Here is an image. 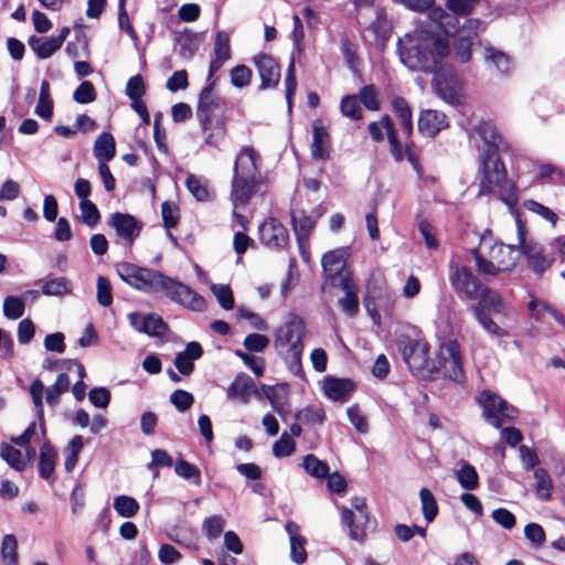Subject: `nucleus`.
<instances>
[{
    "instance_id": "nucleus-1",
    "label": "nucleus",
    "mask_w": 565,
    "mask_h": 565,
    "mask_svg": "<svg viewBox=\"0 0 565 565\" xmlns=\"http://www.w3.org/2000/svg\"><path fill=\"white\" fill-rule=\"evenodd\" d=\"M475 131L483 141L479 147V194H497L503 202L513 203L516 201L515 186L508 179L505 166L499 158L500 153L510 151L509 142L499 134L497 127L488 121L480 122Z\"/></svg>"
},
{
    "instance_id": "nucleus-2",
    "label": "nucleus",
    "mask_w": 565,
    "mask_h": 565,
    "mask_svg": "<svg viewBox=\"0 0 565 565\" xmlns=\"http://www.w3.org/2000/svg\"><path fill=\"white\" fill-rule=\"evenodd\" d=\"M401 62L411 71L429 73L449 63L450 45L444 32L431 25L417 26L398 38Z\"/></svg>"
},
{
    "instance_id": "nucleus-3",
    "label": "nucleus",
    "mask_w": 565,
    "mask_h": 565,
    "mask_svg": "<svg viewBox=\"0 0 565 565\" xmlns=\"http://www.w3.org/2000/svg\"><path fill=\"white\" fill-rule=\"evenodd\" d=\"M118 276L130 287L146 292H163L171 301L192 311L205 309V299L188 285L158 270L140 267L131 263L116 266Z\"/></svg>"
},
{
    "instance_id": "nucleus-4",
    "label": "nucleus",
    "mask_w": 565,
    "mask_h": 565,
    "mask_svg": "<svg viewBox=\"0 0 565 565\" xmlns=\"http://www.w3.org/2000/svg\"><path fill=\"white\" fill-rule=\"evenodd\" d=\"M471 254L479 274L497 276L501 271L512 270L521 252L514 245H505L494 241L491 235H482Z\"/></svg>"
},
{
    "instance_id": "nucleus-5",
    "label": "nucleus",
    "mask_w": 565,
    "mask_h": 565,
    "mask_svg": "<svg viewBox=\"0 0 565 565\" xmlns=\"http://www.w3.org/2000/svg\"><path fill=\"white\" fill-rule=\"evenodd\" d=\"M257 151L244 146L236 156L231 188V201L235 207L246 205L258 185Z\"/></svg>"
},
{
    "instance_id": "nucleus-6",
    "label": "nucleus",
    "mask_w": 565,
    "mask_h": 565,
    "mask_svg": "<svg viewBox=\"0 0 565 565\" xmlns=\"http://www.w3.org/2000/svg\"><path fill=\"white\" fill-rule=\"evenodd\" d=\"M305 324L301 319L292 317L275 332V348L285 359L288 370L295 375H302V338Z\"/></svg>"
},
{
    "instance_id": "nucleus-7",
    "label": "nucleus",
    "mask_w": 565,
    "mask_h": 565,
    "mask_svg": "<svg viewBox=\"0 0 565 565\" xmlns=\"http://www.w3.org/2000/svg\"><path fill=\"white\" fill-rule=\"evenodd\" d=\"M397 347L412 372L422 376L435 372L436 365L428 356L429 344L425 339L401 335Z\"/></svg>"
},
{
    "instance_id": "nucleus-8",
    "label": "nucleus",
    "mask_w": 565,
    "mask_h": 565,
    "mask_svg": "<svg viewBox=\"0 0 565 565\" xmlns=\"http://www.w3.org/2000/svg\"><path fill=\"white\" fill-rule=\"evenodd\" d=\"M477 403L482 408L484 419L495 428H500L505 419H514L518 416V409L514 406L488 390L478 395Z\"/></svg>"
},
{
    "instance_id": "nucleus-9",
    "label": "nucleus",
    "mask_w": 565,
    "mask_h": 565,
    "mask_svg": "<svg viewBox=\"0 0 565 565\" xmlns=\"http://www.w3.org/2000/svg\"><path fill=\"white\" fill-rule=\"evenodd\" d=\"M449 281L459 298L477 300L484 288L480 279L458 262L449 264Z\"/></svg>"
},
{
    "instance_id": "nucleus-10",
    "label": "nucleus",
    "mask_w": 565,
    "mask_h": 565,
    "mask_svg": "<svg viewBox=\"0 0 565 565\" xmlns=\"http://www.w3.org/2000/svg\"><path fill=\"white\" fill-rule=\"evenodd\" d=\"M435 362V371L443 372V374L455 381L461 382L463 380L462 358L460 345L456 340H447L439 345Z\"/></svg>"
},
{
    "instance_id": "nucleus-11",
    "label": "nucleus",
    "mask_w": 565,
    "mask_h": 565,
    "mask_svg": "<svg viewBox=\"0 0 565 565\" xmlns=\"http://www.w3.org/2000/svg\"><path fill=\"white\" fill-rule=\"evenodd\" d=\"M392 109L399 121L401 132L399 138L403 141V148L406 153L407 160L412 163L415 170H418V160L412 150L411 137L413 134V111L408 102L403 97H395L392 100Z\"/></svg>"
},
{
    "instance_id": "nucleus-12",
    "label": "nucleus",
    "mask_w": 565,
    "mask_h": 565,
    "mask_svg": "<svg viewBox=\"0 0 565 565\" xmlns=\"http://www.w3.org/2000/svg\"><path fill=\"white\" fill-rule=\"evenodd\" d=\"M215 81L209 83L200 93L196 117L202 129L211 127L213 118L224 116L225 100L214 92Z\"/></svg>"
},
{
    "instance_id": "nucleus-13",
    "label": "nucleus",
    "mask_w": 565,
    "mask_h": 565,
    "mask_svg": "<svg viewBox=\"0 0 565 565\" xmlns=\"http://www.w3.org/2000/svg\"><path fill=\"white\" fill-rule=\"evenodd\" d=\"M430 73L434 74L431 86L435 93L449 104L458 103L461 84L452 66L447 63Z\"/></svg>"
},
{
    "instance_id": "nucleus-14",
    "label": "nucleus",
    "mask_w": 565,
    "mask_h": 565,
    "mask_svg": "<svg viewBox=\"0 0 565 565\" xmlns=\"http://www.w3.org/2000/svg\"><path fill=\"white\" fill-rule=\"evenodd\" d=\"M352 508L354 511L348 508L342 510L341 520L348 526L350 537L362 543L366 537L365 526L369 522L364 500L354 498L352 500Z\"/></svg>"
},
{
    "instance_id": "nucleus-15",
    "label": "nucleus",
    "mask_w": 565,
    "mask_h": 565,
    "mask_svg": "<svg viewBox=\"0 0 565 565\" xmlns=\"http://www.w3.org/2000/svg\"><path fill=\"white\" fill-rule=\"evenodd\" d=\"M367 129L372 139L376 142L384 140L382 129H385L387 140L390 143V150L395 161L401 162L404 160L406 153L403 148V141L399 138L398 132L394 128L393 121L388 115H383L379 122L373 121L369 124Z\"/></svg>"
},
{
    "instance_id": "nucleus-16",
    "label": "nucleus",
    "mask_w": 565,
    "mask_h": 565,
    "mask_svg": "<svg viewBox=\"0 0 565 565\" xmlns=\"http://www.w3.org/2000/svg\"><path fill=\"white\" fill-rule=\"evenodd\" d=\"M107 224L113 227L117 236L129 246L138 238L143 227V224L134 215L121 212L110 214Z\"/></svg>"
},
{
    "instance_id": "nucleus-17",
    "label": "nucleus",
    "mask_w": 565,
    "mask_h": 565,
    "mask_svg": "<svg viewBox=\"0 0 565 565\" xmlns=\"http://www.w3.org/2000/svg\"><path fill=\"white\" fill-rule=\"evenodd\" d=\"M519 245L525 255L529 267L536 274L545 271L553 259L544 254L543 247L534 242H526L521 225H518Z\"/></svg>"
},
{
    "instance_id": "nucleus-18",
    "label": "nucleus",
    "mask_w": 565,
    "mask_h": 565,
    "mask_svg": "<svg viewBox=\"0 0 565 565\" xmlns=\"http://www.w3.org/2000/svg\"><path fill=\"white\" fill-rule=\"evenodd\" d=\"M253 63L260 77V89L274 88L279 84L280 67L271 55L258 54L253 57Z\"/></svg>"
},
{
    "instance_id": "nucleus-19",
    "label": "nucleus",
    "mask_w": 565,
    "mask_h": 565,
    "mask_svg": "<svg viewBox=\"0 0 565 565\" xmlns=\"http://www.w3.org/2000/svg\"><path fill=\"white\" fill-rule=\"evenodd\" d=\"M259 239L270 249H281L287 245L289 235L279 221L270 217L259 226Z\"/></svg>"
},
{
    "instance_id": "nucleus-20",
    "label": "nucleus",
    "mask_w": 565,
    "mask_h": 565,
    "mask_svg": "<svg viewBox=\"0 0 565 565\" xmlns=\"http://www.w3.org/2000/svg\"><path fill=\"white\" fill-rule=\"evenodd\" d=\"M70 32V28L64 26L55 36L41 38L32 35L28 43L39 58H49L61 49Z\"/></svg>"
},
{
    "instance_id": "nucleus-21",
    "label": "nucleus",
    "mask_w": 565,
    "mask_h": 565,
    "mask_svg": "<svg viewBox=\"0 0 565 565\" xmlns=\"http://www.w3.org/2000/svg\"><path fill=\"white\" fill-rule=\"evenodd\" d=\"M323 212L320 206L313 211L315 215H307L305 211L300 209H294L291 211L294 232L300 246L309 238L317 220Z\"/></svg>"
},
{
    "instance_id": "nucleus-22",
    "label": "nucleus",
    "mask_w": 565,
    "mask_h": 565,
    "mask_svg": "<svg viewBox=\"0 0 565 565\" xmlns=\"http://www.w3.org/2000/svg\"><path fill=\"white\" fill-rule=\"evenodd\" d=\"M128 319L131 327H134L138 332L146 333L149 337H162L168 331L167 323L156 313L146 315L142 318L141 323H138L139 315L137 312L129 313Z\"/></svg>"
},
{
    "instance_id": "nucleus-23",
    "label": "nucleus",
    "mask_w": 565,
    "mask_h": 565,
    "mask_svg": "<svg viewBox=\"0 0 565 565\" xmlns=\"http://www.w3.org/2000/svg\"><path fill=\"white\" fill-rule=\"evenodd\" d=\"M355 390L354 383L349 379L327 376L323 380L322 391L324 395L334 402H345Z\"/></svg>"
},
{
    "instance_id": "nucleus-24",
    "label": "nucleus",
    "mask_w": 565,
    "mask_h": 565,
    "mask_svg": "<svg viewBox=\"0 0 565 565\" xmlns=\"http://www.w3.org/2000/svg\"><path fill=\"white\" fill-rule=\"evenodd\" d=\"M285 531L289 536L290 559L297 564L305 563L307 561V540L300 534L299 525L294 521H287Z\"/></svg>"
},
{
    "instance_id": "nucleus-25",
    "label": "nucleus",
    "mask_w": 565,
    "mask_h": 565,
    "mask_svg": "<svg viewBox=\"0 0 565 565\" xmlns=\"http://www.w3.org/2000/svg\"><path fill=\"white\" fill-rule=\"evenodd\" d=\"M447 126V117L441 111L426 109L419 114L418 130L425 136L433 137Z\"/></svg>"
},
{
    "instance_id": "nucleus-26",
    "label": "nucleus",
    "mask_w": 565,
    "mask_h": 565,
    "mask_svg": "<svg viewBox=\"0 0 565 565\" xmlns=\"http://www.w3.org/2000/svg\"><path fill=\"white\" fill-rule=\"evenodd\" d=\"M483 60L489 67H493L499 75L508 76L513 68L510 56L502 50L490 44L483 47Z\"/></svg>"
},
{
    "instance_id": "nucleus-27",
    "label": "nucleus",
    "mask_w": 565,
    "mask_h": 565,
    "mask_svg": "<svg viewBox=\"0 0 565 565\" xmlns=\"http://www.w3.org/2000/svg\"><path fill=\"white\" fill-rule=\"evenodd\" d=\"M264 394L270 402L273 409L284 417L289 412L288 395L289 385L287 383H278L273 386H264Z\"/></svg>"
},
{
    "instance_id": "nucleus-28",
    "label": "nucleus",
    "mask_w": 565,
    "mask_h": 565,
    "mask_svg": "<svg viewBox=\"0 0 565 565\" xmlns=\"http://www.w3.org/2000/svg\"><path fill=\"white\" fill-rule=\"evenodd\" d=\"M203 354V349L198 342H190L182 352H179L174 359V365L183 375H189L194 370L193 362Z\"/></svg>"
},
{
    "instance_id": "nucleus-29",
    "label": "nucleus",
    "mask_w": 565,
    "mask_h": 565,
    "mask_svg": "<svg viewBox=\"0 0 565 565\" xmlns=\"http://www.w3.org/2000/svg\"><path fill=\"white\" fill-rule=\"evenodd\" d=\"M348 256L347 248H337L326 253L321 263L327 277L334 278L340 275L347 265Z\"/></svg>"
},
{
    "instance_id": "nucleus-30",
    "label": "nucleus",
    "mask_w": 565,
    "mask_h": 565,
    "mask_svg": "<svg viewBox=\"0 0 565 565\" xmlns=\"http://www.w3.org/2000/svg\"><path fill=\"white\" fill-rule=\"evenodd\" d=\"M57 451L47 440L43 441L39 455V475L44 480H52L55 471Z\"/></svg>"
},
{
    "instance_id": "nucleus-31",
    "label": "nucleus",
    "mask_w": 565,
    "mask_h": 565,
    "mask_svg": "<svg viewBox=\"0 0 565 565\" xmlns=\"http://www.w3.org/2000/svg\"><path fill=\"white\" fill-rule=\"evenodd\" d=\"M253 388L254 384L248 375H237L227 388V398L246 404L250 398Z\"/></svg>"
},
{
    "instance_id": "nucleus-32",
    "label": "nucleus",
    "mask_w": 565,
    "mask_h": 565,
    "mask_svg": "<svg viewBox=\"0 0 565 565\" xmlns=\"http://www.w3.org/2000/svg\"><path fill=\"white\" fill-rule=\"evenodd\" d=\"M94 156L100 163H108L116 154L115 138L109 132L100 134L94 143Z\"/></svg>"
},
{
    "instance_id": "nucleus-33",
    "label": "nucleus",
    "mask_w": 565,
    "mask_h": 565,
    "mask_svg": "<svg viewBox=\"0 0 565 565\" xmlns=\"http://www.w3.org/2000/svg\"><path fill=\"white\" fill-rule=\"evenodd\" d=\"M477 300H479L478 306L484 311L488 310L494 315H508V305L495 290L484 287Z\"/></svg>"
},
{
    "instance_id": "nucleus-34",
    "label": "nucleus",
    "mask_w": 565,
    "mask_h": 565,
    "mask_svg": "<svg viewBox=\"0 0 565 565\" xmlns=\"http://www.w3.org/2000/svg\"><path fill=\"white\" fill-rule=\"evenodd\" d=\"M330 136L327 129L318 124H313V136L311 143V154L315 159H326L329 156Z\"/></svg>"
},
{
    "instance_id": "nucleus-35",
    "label": "nucleus",
    "mask_w": 565,
    "mask_h": 565,
    "mask_svg": "<svg viewBox=\"0 0 565 565\" xmlns=\"http://www.w3.org/2000/svg\"><path fill=\"white\" fill-rule=\"evenodd\" d=\"M45 426L44 420L32 422L22 435L12 437L11 441L18 446H28L32 443H41L45 438Z\"/></svg>"
},
{
    "instance_id": "nucleus-36",
    "label": "nucleus",
    "mask_w": 565,
    "mask_h": 565,
    "mask_svg": "<svg viewBox=\"0 0 565 565\" xmlns=\"http://www.w3.org/2000/svg\"><path fill=\"white\" fill-rule=\"evenodd\" d=\"M206 145L217 147L226 135V120L224 116L213 118L211 127L202 129Z\"/></svg>"
},
{
    "instance_id": "nucleus-37",
    "label": "nucleus",
    "mask_w": 565,
    "mask_h": 565,
    "mask_svg": "<svg viewBox=\"0 0 565 565\" xmlns=\"http://www.w3.org/2000/svg\"><path fill=\"white\" fill-rule=\"evenodd\" d=\"M0 457L15 471L20 472L26 468V460L21 450L10 444L2 443L0 445Z\"/></svg>"
},
{
    "instance_id": "nucleus-38",
    "label": "nucleus",
    "mask_w": 565,
    "mask_h": 565,
    "mask_svg": "<svg viewBox=\"0 0 565 565\" xmlns=\"http://www.w3.org/2000/svg\"><path fill=\"white\" fill-rule=\"evenodd\" d=\"M72 284L65 277L50 278L42 285L41 291L45 296L63 297L71 294Z\"/></svg>"
},
{
    "instance_id": "nucleus-39",
    "label": "nucleus",
    "mask_w": 565,
    "mask_h": 565,
    "mask_svg": "<svg viewBox=\"0 0 565 565\" xmlns=\"http://www.w3.org/2000/svg\"><path fill=\"white\" fill-rule=\"evenodd\" d=\"M535 493L542 501H548L552 497L553 483L548 472L543 468L534 470Z\"/></svg>"
},
{
    "instance_id": "nucleus-40",
    "label": "nucleus",
    "mask_w": 565,
    "mask_h": 565,
    "mask_svg": "<svg viewBox=\"0 0 565 565\" xmlns=\"http://www.w3.org/2000/svg\"><path fill=\"white\" fill-rule=\"evenodd\" d=\"M113 507L121 518L126 519L135 516L140 509V505L135 498L125 494L117 495L114 499Z\"/></svg>"
},
{
    "instance_id": "nucleus-41",
    "label": "nucleus",
    "mask_w": 565,
    "mask_h": 565,
    "mask_svg": "<svg viewBox=\"0 0 565 565\" xmlns=\"http://www.w3.org/2000/svg\"><path fill=\"white\" fill-rule=\"evenodd\" d=\"M84 447V440L83 437L79 435L74 436L70 443L67 444L64 452H65V460H64V467L67 472H71L74 470L79 452L82 451Z\"/></svg>"
},
{
    "instance_id": "nucleus-42",
    "label": "nucleus",
    "mask_w": 565,
    "mask_h": 565,
    "mask_svg": "<svg viewBox=\"0 0 565 565\" xmlns=\"http://www.w3.org/2000/svg\"><path fill=\"white\" fill-rule=\"evenodd\" d=\"M477 321L482 326V328L494 337H503L505 335L504 330L497 324V322L479 306H472L470 308Z\"/></svg>"
},
{
    "instance_id": "nucleus-43",
    "label": "nucleus",
    "mask_w": 565,
    "mask_h": 565,
    "mask_svg": "<svg viewBox=\"0 0 565 565\" xmlns=\"http://www.w3.org/2000/svg\"><path fill=\"white\" fill-rule=\"evenodd\" d=\"M419 499L425 520L428 523L433 522L438 514V504L434 494L429 489L422 488L419 491Z\"/></svg>"
},
{
    "instance_id": "nucleus-44",
    "label": "nucleus",
    "mask_w": 565,
    "mask_h": 565,
    "mask_svg": "<svg viewBox=\"0 0 565 565\" xmlns=\"http://www.w3.org/2000/svg\"><path fill=\"white\" fill-rule=\"evenodd\" d=\"M70 379L65 373H61L55 383L50 386L46 391L45 399L46 403L54 407L58 403L61 394L67 392L70 388Z\"/></svg>"
},
{
    "instance_id": "nucleus-45",
    "label": "nucleus",
    "mask_w": 565,
    "mask_h": 565,
    "mask_svg": "<svg viewBox=\"0 0 565 565\" xmlns=\"http://www.w3.org/2000/svg\"><path fill=\"white\" fill-rule=\"evenodd\" d=\"M451 17L441 8H434L430 10L428 19L424 21L419 26L431 25L434 30L444 32L447 35V25Z\"/></svg>"
},
{
    "instance_id": "nucleus-46",
    "label": "nucleus",
    "mask_w": 565,
    "mask_h": 565,
    "mask_svg": "<svg viewBox=\"0 0 565 565\" xmlns=\"http://www.w3.org/2000/svg\"><path fill=\"white\" fill-rule=\"evenodd\" d=\"M18 541L13 534L3 536L1 544V558L4 565H18Z\"/></svg>"
},
{
    "instance_id": "nucleus-47",
    "label": "nucleus",
    "mask_w": 565,
    "mask_h": 565,
    "mask_svg": "<svg viewBox=\"0 0 565 565\" xmlns=\"http://www.w3.org/2000/svg\"><path fill=\"white\" fill-rule=\"evenodd\" d=\"M340 111L342 116L351 120L362 119V108L360 106L359 97L355 95H347L341 99Z\"/></svg>"
},
{
    "instance_id": "nucleus-48",
    "label": "nucleus",
    "mask_w": 565,
    "mask_h": 565,
    "mask_svg": "<svg viewBox=\"0 0 565 565\" xmlns=\"http://www.w3.org/2000/svg\"><path fill=\"white\" fill-rule=\"evenodd\" d=\"M302 467L307 473L315 478H324L329 475L328 463L318 459L315 455H307L303 458Z\"/></svg>"
},
{
    "instance_id": "nucleus-49",
    "label": "nucleus",
    "mask_w": 565,
    "mask_h": 565,
    "mask_svg": "<svg viewBox=\"0 0 565 565\" xmlns=\"http://www.w3.org/2000/svg\"><path fill=\"white\" fill-rule=\"evenodd\" d=\"M174 472L184 480H193L194 484H201V472L199 468L184 459H180L175 462Z\"/></svg>"
},
{
    "instance_id": "nucleus-50",
    "label": "nucleus",
    "mask_w": 565,
    "mask_h": 565,
    "mask_svg": "<svg viewBox=\"0 0 565 565\" xmlns=\"http://www.w3.org/2000/svg\"><path fill=\"white\" fill-rule=\"evenodd\" d=\"M225 527V520L221 515H212L204 519L202 523V531L205 536L212 541L217 539Z\"/></svg>"
},
{
    "instance_id": "nucleus-51",
    "label": "nucleus",
    "mask_w": 565,
    "mask_h": 565,
    "mask_svg": "<svg viewBox=\"0 0 565 565\" xmlns=\"http://www.w3.org/2000/svg\"><path fill=\"white\" fill-rule=\"evenodd\" d=\"M457 479L460 486L466 490H473L478 487L479 477L477 470L471 465L465 463L457 471Z\"/></svg>"
},
{
    "instance_id": "nucleus-52",
    "label": "nucleus",
    "mask_w": 565,
    "mask_h": 565,
    "mask_svg": "<svg viewBox=\"0 0 565 565\" xmlns=\"http://www.w3.org/2000/svg\"><path fill=\"white\" fill-rule=\"evenodd\" d=\"M186 188L190 191V193L198 200V201H209L211 199V193L207 189L206 182L196 178L193 174H190L186 178Z\"/></svg>"
},
{
    "instance_id": "nucleus-53",
    "label": "nucleus",
    "mask_w": 565,
    "mask_h": 565,
    "mask_svg": "<svg viewBox=\"0 0 565 565\" xmlns=\"http://www.w3.org/2000/svg\"><path fill=\"white\" fill-rule=\"evenodd\" d=\"M79 210L81 218L84 224H86L90 228L95 227L98 224L100 220V214L97 206L92 201H81Z\"/></svg>"
},
{
    "instance_id": "nucleus-54",
    "label": "nucleus",
    "mask_w": 565,
    "mask_h": 565,
    "mask_svg": "<svg viewBox=\"0 0 565 565\" xmlns=\"http://www.w3.org/2000/svg\"><path fill=\"white\" fill-rule=\"evenodd\" d=\"M211 291L223 309L231 310L234 308V297L230 286L213 284L211 286Z\"/></svg>"
},
{
    "instance_id": "nucleus-55",
    "label": "nucleus",
    "mask_w": 565,
    "mask_h": 565,
    "mask_svg": "<svg viewBox=\"0 0 565 565\" xmlns=\"http://www.w3.org/2000/svg\"><path fill=\"white\" fill-rule=\"evenodd\" d=\"M3 313L8 319L17 320L24 315V302L21 298L8 296L3 301Z\"/></svg>"
},
{
    "instance_id": "nucleus-56",
    "label": "nucleus",
    "mask_w": 565,
    "mask_h": 565,
    "mask_svg": "<svg viewBox=\"0 0 565 565\" xmlns=\"http://www.w3.org/2000/svg\"><path fill=\"white\" fill-rule=\"evenodd\" d=\"M231 84L236 88H244L250 84L252 70L246 65H237L231 70Z\"/></svg>"
},
{
    "instance_id": "nucleus-57",
    "label": "nucleus",
    "mask_w": 565,
    "mask_h": 565,
    "mask_svg": "<svg viewBox=\"0 0 565 565\" xmlns=\"http://www.w3.org/2000/svg\"><path fill=\"white\" fill-rule=\"evenodd\" d=\"M295 449L296 443L287 433H282L279 439L273 445V454L277 458L289 457L294 454Z\"/></svg>"
},
{
    "instance_id": "nucleus-58",
    "label": "nucleus",
    "mask_w": 565,
    "mask_h": 565,
    "mask_svg": "<svg viewBox=\"0 0 565 565\" xmlns=\"http://www.w3.org/2000/svg\"><path fill=\"white\" fill-rule=\"evenodd\" d=\"M214 55L216 58L228 61L232 56L230 35L225 31H218L215 35Z\"/></svg>"
},
{
    "instance_id": "nucleus-59",
    "label": "nucleus",
    "mask_w": 565,
    "mask_h": 565,
    "mask_svg": "<svg viewBox=\"0 0 565 565\" xmlns=\"http://www.w3.org/2000/svg\"><path fill=\"white\" fill-rule=\"evenodd\" d=\"M30 395L32 397V403L35 408L36 418L42 420L43 418V393H44V384L40 379L34 380L29 388Z\"/></svg>"
},
{
    "instance_id": "nucleus-60",
    "label": "nucleus",
    "mask_w": 565,
    "mask_h": 565,
    "mask_svg": "<svg viewBox=\"0 0 565 565\" xmlns=\"http://www.w3.org/2000/svg\"><path fill=\"white\" fill-rule=\"evenodd\" d=\"M471 38L459 35L455 42V58L460 63H468L471 58Z\"/></svg>"
},
{
    "instance_id": "nucleus-61",
    "label": "nucleus",
    "mask_w": 565,
    "mask_h": 565,
    "mask_svg": "<svg viewBox=\"0 0 565 565\" xmlns=\"http://www.w3.org/2000/svg\"><path fill=\"white\" fill-rule=\"evenodd\" d=\"M296 418L305 424H322L326 415L324 411L318 406H309L296 414Z\"/></svg>"
},
{
    "instance_id": "nucleus-62",
    "label": "nucleus",
    "mask_w": 565,
    "mask_h": 565,
    "mask_svg": "<svg viewBox=\"0 0 565 565\" xmlns=\"http://www.w3.org/2000/svg\"><path fill=\"white\" fill-rule=\"evenodd\" d=\"M360 100L364 107L372 111H377L381 107L377 90L374 85H365L360 90Z\"/></svg>"
},
{
    "instance_id": "nucleus-63",
    "label": "nucleus",
    "mask_w": 565,
    "mask_h": 565,
    "mask_svg": "<svg viewBox=\"0 0 565 565\" xmlns=\"http://www.w3.org/2000/svg\"><path fill=\"white\" fill-rule=\"evenodd\" d=\"M97 302L103 307H109L113 303V291L110 281L104 277L99 276L97 278Z\"/></svg>"
},
{
    "instance_id": "nucleus-64",
    "label": "nucleus",
    "mask_w": 565,
    "mask_h": 565,
    "mask_svg": "<svg viewBox=\"0 0 565 565\" xmlns=\"http://www.w3.org/2000/svg\"><path fill=\"white\" fill-rule=\"evenodd\" d=\"M146 93V86L140 75L130 77L126 85V95L131 102L141 100Z\"/></svg>"
}]
</instances>
